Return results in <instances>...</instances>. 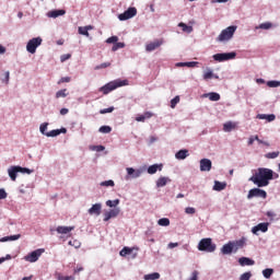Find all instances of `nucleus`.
Masks as SVG:
<instances>
[{"mask_svg": "<svg viewBox=\"0 0 280 280\" xmlns=\"http://www.w3.org/2000/svg\"><path fill=\"white\" fill-rule=\"evenodd\" d=\"M113 110H115V107H108V108H104L101 109V115H106V113H113Z\"/></svg>", "mask_w": 280, "mask_h": 280, "instance_id": "6e6d98bb", "label": "nucleus"}, {"mask_svg": "<svg viewBox=\"0 0 280 280\" xmlns=\"http://www.w3.org/2000/svg\"><path fill=\"white\" fill-rule=\"evenodd\" d=\"M180 102V96H175L171 100V108H176V104Z\"/></svg>", "mask_w": 280, "mask_h": 280, "instance_id": "c03bdc74", "label": "nucleus"}, {"mask_svg": "<svg viewBox=\"0 0 280 280\" xmlns=\"http://www.w3.org/2000/svg\"><path fill=\"white\" fill-rule=\"evenodd\" d=\"M70 58H71V54H65V55H61L60 61L67 62V60H69Z\"/></svg>", "mask_w": 280, "mask_h": 280, "instance_id": "5fc2aeb1", "label": "nucleus"}, {"mask_svg": "<svg viewBox=\"0 0 280 280\" xmlns=\"http://www.w3.org/2000/svg\"><path fill=\"white\" fill-rule=\"evenodd\" d=\"M98 132H102L103 135H108L113 132V128L110 126H102L100 127Z\"/></svg>", "mask_w": 280, "mask_h": 280, "instance_id": "473e14b6", "label": "nucleus"}, {"mask_svg": "<svg viewBox=\"0 0 280 280\" xmlns=\"http://www.w3.org/2000/svg\"><path fill=\"white\" fill-rule=\"evenodd\" d=\"M158 224L160 226H170V219L167 218H162L158 221Z\"/></svg>", "mask_w": 280, "mask_h": 280, "instance_id": "4c0bfd02", "label": "nucleus"}, {"mask_svg": "<svg viewBox=\"0 0 280 280\" xmlns=\"http://www.w3.org/2000/svg\"><path fill=\"white\" fill-rule=\"evenodd\" d=\"M117 205H119V199L107 200V201H106V206H107V207H110V208L117 207Z\"/></svg>", "mask_w": 280, "mask_h": 280, "instance_id": "79ce46f5", "label": "nucleus"}, {"mask_svg": "<svg viewBox=\"0 0 280 280\" xmlns=\"http://www.w3.org/2000/svg\"><path fill=\"white\" fill-rule=\"evenodd\" d=\"M280 85V81H268L267 86L270 89H277Z\"/></svg>", "mask_w": 280, "mask_h": 280, "instance_id": "37998d69", "label": "nucleus"}, {"mask_svg": "<svg viewBox=\"0 0 280 280\" xmlns=\"http://www.w3.org/2000/svg\"><path fill=\"white\" fill-rule=\"evenodd\" d=\"M19 172H21V166H11L9 170H8V174L11 178V180H16V175L19 174Z\"/></svg>", "mask_w": 280, "mask_h": 280, "instance_id": "2eb2a0df", "label": "nucleus"}, {"mask_svg": "<svg viewBox=\"0 0 280 280\" xmlns=\"http://www.w3.org/2000/svg\"><path fill=\"white\" fill-rule=\"evenodd\" d=\"M196 65H198V61H189V62H186V67H190V68L196 67Z\"/></svg>", "mask_w": 280, "mask_h": 280, "instance_id": "69168bd1", "label": "nucleus"}, {"mask_svg": "<svg viewBox=\"0 0 280 280\" xmlns=\"http://www.w3.org/2000/svg\"><path fill=\"white\" fill-rule=\"evenodd\" d=\"M207 96L209 97L210 102H220V94L212 92L207 94Z\"/></svg>", "mask_w": 280, "mask_h": 280, "instance_id": "7c9ffc66", "label": "nucleus"}, {"mask_svg": "<svg viewBox=\"0 0 280 280\" xmlns=\"http://www.w3.org/2000/svg\"><path fill=\"white\" fill-rule=\"evenodd\" d=\"M47 126H49V124H47V122H44V124L40 125L39 130H40L42 135L47 136V132H46L47 131Z\"/></svg>", "mask_w": 280, "mask_h": 280, "instance_id": "09e8293b", "label": "nucleus"}, {"mask_svg": "<svg viewBox=\"0 0 280 280\" xmlns=\"http://www.w3.org/2000/svg\"><path fill=\"white\" fill-rule=\"evenodd\" d=\"M217 245L211 238H202L198 244V250L203 253H215Z\"/></svg>", "mask_w": 280, "mask_h": 280, "instance_id": "7ed1b4c3", "label": "nucleus"}, {"mask_svg": "<svg viewBox=\"0 0 280 280\" xmlns=\"http://www.w3.org/2000/svg\"><path fill=\"white\" fill-rule=\"evenodd\" d=\"M128 84V81L124 80H115L110 81L109 83L103 85L100 91L103 93V95H108V93L115 91L116 89H119L121 86H126Z\"/></svg>", "mask_w": 280, "mask_h": 280, "instance_id": "f03ea898", "label": "nucleus"}, {"mask_svg": "<svg viewBox=\"0 0 280 280\" xmlns=\"http://www.w3.org/2000/svg\"><path fill=\"white\" fill-rule=\"evenodd\" d=\"M185 213H187L188 215H194V213H196V208L187 207L185 209Z\"/></svg>", "mask_w": 280, "mask_h": 280, "instance_id": "603ef678", "label": "nucleus"}, {"mask_svg": "<svg viewBox=\"0 0 280 280\" xmlns=\"http://www.w3.org/2000/svg\"><path fill=\"white\" fill-rule=\"evenodd\" d=\"M268 226H270V223H268V222L259 223L252 229V233H254V235H257V233H259V231H261V233H267Z\"/></svg>", "mask_w": 280, "mask_h": 280, "instance_id": "9b49d317", "label": "nucleus"}, {"mask_svg": "<svg viewBox=\"0 0 280 280\" xmlns=\"http://www.w3.org/2000/svg\"><path fill=\"white\" fill-rule=\"evenodd\" d=\"M43 45V38L40 37H34L31 40H28L26 45V50L28 54H36V49Z\"/></svg>", "mask_w": 280, "mask_h": 280, "instance_id": "39448f33", "label": "nucleus"}, {"mask_svg": "<svg viewBox=\"0 0 280 280\" xmlns=\"http://www.w3.org/2000/svg\"><path fill=\"white\" fill-rule=\"evenodd\" d=\"M233 250L235 249L233 248V244L231 243V241L228 244L223 245L221 248L222 255H231Z\"/></svg>", "mask_w": 280, "mask_h": 280, "instance_id": "a211bd4d", "label": "nucleus"}, {"mask_svg": "<svg viewBox=\"0 0 280 280\" xmlns=\"http://www.w3.org/2000/svg\"><path fill=\"white\" fill-rule=\"evenodd\" d=\"M279 151L269 152L265 155L266 159H277L279 156Z\"/></svg>", "mask_w": 280, "mask_h": 280, "instance_id": "58836bf2", "label": "nucleus"}, {"mask_svg": "<svg viewBox=\"0 0 280 280\" xmlns=\"http://www.w3.org/2000/svg\"><path fill=\"white\" fill-rule=\"evenodd\" d=\"M16 240H21V234L4 236L0 240V242H16Z\"/></svg>", "mask_w": 280, "mask_h": 280, "instance_id": "cd10ccee", "label": "nucleus"}, {"mask_svg": "<svg viewBox=\"0 0 280 280\" xmlns=\"http://www.w3.org/2000/svg\"><path fill=\"white\" fill-rule=\"evenodd\" d=\"M232 244V247L234 248V253H237L240 248H244L246 246L247 238L245 236H242L237 241H230Z\"/></svg>", "mask_w": 280, "mask_h": 280, "instance_id": "9d476101", "label": "nucleus"}, {"mask_svg": "<svg viewBox=\"0 0 280 280\" xmlns=\"http://www.w3.org/2000/svg\"><path fill=\"white\" fill-rule=\"evenodd\" d=\"M266 215L267 218H270V220H272L273 218H276L277 214L272 211H267Z\"/></svg>", "mask_w": 280, "mask_h": 280, "instance_id": "0e129e2a", "label": "nucleus"}, {"mask_svg": "<svg viewBox=\"0 0 280 280\" xmlns=\"http://www.w3.org/2000/svg\"><path fill=\"white\" fill-rule=\"evenodd\" d=\"M156 279H161V273L153 272V273L144 275V280H156Z\"/></svg>", "mask_w": 280, "mask_h": 280, "instance_id": "c756f323", "label": "nucleus"}, {"mask_svg": "<svg viewBox=\"0 0 280 280\" xmlns=\"http://www.w3.org/2000/svg\"><path fill=\"white\" fill-rule=\"evenodd\" d=\"M119 40V37H117V36H112V37H109V38H107L106 39V43L108 44V45H115L117 42Z\"/></svg>", "mask_w": 280, "mask_h": 280, "instance_id": "a18cd8bd", "label": "nucleus"}, {"mask_svg": "<svg viewBox=\"0 0 280 280\" xmlns=\"http://www.w3.org/2000/svg\"><path fill=\"white\" fill-rule=\"evenodd\" d=\"M272 27V23L265 22L261 23L259 26H256V30H270Z\"/></svg>", "mask_w": 280, "mask_h": 280, "instance_id": "72a5a7b5", "label": "nucleus"}, {"mask_svg": "<svg viewBox=\"0 0 280 280\" xmlns=\"http://www.w3.org/2000/svg\"><path fill=\"white\" fill-rule=\"evenodd\" d=\"M67 95H69V92L67 89H62V90H59L57 93H56V98L57 100H60V97H67Z\"/></svg>", "mask_w": 280, "mask_h": 280, "instance_id": "2f4dec72", "label": "nucleus"}, {"mask_svg": "<svg viewBox=\"0 0 280 280\" xmlns=\"http://www.w3.org/2000/svg\"><path fill=\"white\" fill-rule=\"evenodd\" d=\"M142 116L144 117V120L152 119V117H154V114L152 112H145L142 114Z\"/></svg>", "mask_w": 280, "mask_h": 280, "instance_id": "4d7b16f0", "label": "nucleus"}, {"mask_svg": "<svg viewBox=\"0 0 280 280\" xmlns=\"http://www.w3.org/2000/svg\"><path fill=\"white\" fill-rule=\"evenodd\" d=\"M275 119H277V116H275V114L267 115V121H275Z\"/></svg>", "mask_w": 280, "mask_h": 280, "instance_id": "052dcab7", "label": "nucleus"}, {"mask_svg": "<svg viewBox=\"0 0 280 280\" xmlns=\"http://www.w3.org/2000/svg\"><path fill=\"white\" fill-rule=\"evenodd\" d=\"M167 183H172V179L170 177H160L156 180V187L161 188V187H165V185H167Z\"/></svg>", "mask_w": 280, "mask_h": 280, "instance_id": "393cba45", "label": "nucleus"}, {"mask_svg": "<svg viewBox=\"0 0 280 280\" xmlns=\"http://www.w3.org/2000/svg\"><path fill=\"white\" fill-rule=\"evenodd\" d=\"M58 135H67V128L54 129L46 133V137H58Z\"/></svg>", "mask_w": 280, "mask_h": 280, "instance_id": "6ab92c4d", "label": "nucleus"}, {"mask_svg": "<svg viewBox=\"0 0 280 280\" xmlns=\"http://www.w3.org/2000/svg\"><path fill=\"white\" fill-rule=\"evenodd\" d=\"M136 121H141V122H143V121H145V117H144L143 115L137 116V117H136Z\"/></svg>", "mask_w": 280, "mask_h": 280, "instance_id": "338daca9", "label": "nucleus"}, {"mask_svg": "<svg viewBox=\"0 0 280 280\" xmlns=\"http://www.w3.org/2000/svg\"><path fill=\"white\" fill-rule=\"evenodd\" d=\"M58 280H75V278H73V276H61L59 275Z\"/></svg>", "mask_w": 280, "mask_h": 280, "instance_id": "864d4df0", "label": "nucleus"}, {"mask_svg": "<svg viewBox=\"0 0 280 280\" xmlns=\"http://www.w3.org/2000/svg\"><path fill=\"white\" fill-rule=\"evenodd\" d=\"M65 82H71V77H63L58 81V84H65Z\"/></svg>", "mask_w": 280, "mask_h": 280, "instance_id": "bf43d9fd", "label": "nucleus"}, {"mask_svg": "<svg viewBox=\"0 0 280 280\" xmlns=\"http://www.w3.org/2000/svg\"><path fill=\"white\" fill-rule=\"evenodd\" d=\"M252 198H262V200H266V198H268V192L260 188H253L248 191L247 195L248 200H252Z\"/></svg>", "mask_w": 280, "mask_h": 280, "instance_id": "423d86ee", "label": "nucleus"}, {"mask_svg": "<svg viewBox=\"0 0 280 280\" xmlns=\"http://www.w3.org/2000/svg\"><path fill=\"white\" fill-rule=\"evenodd\" d=\"M236 31H237V26L235 25L224 28L220 33V35L217 37L218 43H224L226 40H231V38H233Z\"/></svg>", "mask_w": 280, "mask_h": 280, "instance_id": "20e7f679", "label": "nucleus"}, {"mask_svg": "<svg viewBox=\"0 0 280 280\" xmlns=\"http://www.w3.org/2000/svg\"><path fill=\"white\" fill-rule=\"evenodd\" d=\"M131 253H132V249L130 247H124L120 250L119 255L120 257H126V255H130Z\"/></svg>", "mask_w": 280, "mask_h": 280, "instance_id": "c9c22d12", "label": "nucleus"}, {"mask_svg": "<svg viewBox=\"0 0 280 280\" xmlns=\"http://www.w3.org/2000/svg\"><path fill=\"white\" fill-rule=\"evenodd\" d=\"M102 187H115V182L113 179L105 180L101 183Z\"/></svg>", "mask_w": 280, "mask_h": 280, "instance_id": "a19ab883", "label": "nucleus"}, {"mask_svg": "<svg viewBox=\"0 0 280 280\" xmlns=\"http://www.w3.org/2000/svg\"><path fill=\"white\" fill-rule=\"evenodd\" d=\"M161 45H163V40L156 39V40H154V42L148 44V45L145 46V50H147V51H154V49H159V47H161Z\"/></svg>", "mask_w": 280, "mask_h": 280, "instance_id": "dca6fc26", "label": "nucleus"}, {"mask_svg": "<svg viewBox=\"0 0 280 280\" xmlns=\"http://www.w3.org/2000/svg\"><path fill=\"white\" fill-rule=\"evenodd\" d=\"M127 174L128 176H131V178H139V176H141V171L135 170L132 167H127Z\"/></svg>", "mask_w": 280, "mask_h": 280, "instance_id": "b1692460", "label": "nucleus"}, {"mask_svg": "<svg viewBox=\"0 0 280 280\" xmlns=\"http://www.w3.org/2000/svg\"><path fill=\"white\" fill-rule=\"evenodd\" d=\"M79 34H81L82 36H86V37L90 36L89 32L86 31V28L84 26L79 27Z\"/></svg>", "mask_w": 280, "mask_h": 280, "instance_id": "8fccbe9b", "label": "nucleus"}, {"mask_svg": "<svg viewBox=\"0 0 280 280\" xmlns=\"http://www.w3.org/2000/svg\"><path fill=\"white\" fill-rule=\"evenodd\" d=\"M161 170H163V165L162 164H153L151 166L148 167V174H156V172H161Z\"/></svg>", "mask_w": 280, "mask_h": 280, "instance_id": "a878e982", "label": "nucleus"}, {"mask_svg": "<svg viewBox=\"0 0 280 280\" xmlns=\"http://www.w3.org/2000/svg\"><path fill=\"white\" fill-rule=\"evenodd\" d=\"M212 163L209 159L200 160V172H211Z\"/></svg>", "mask_w": 280, "mask_h": 280, "instance_id": "ddd939ff", "label": "nucleus"}, {"mask_svg": "<svg viewBox=\"0 0 280 280\" xmlns=\"http://www.w3.org/2000/svg\"><path fill=\"white\" fill-rule=\"evenodd\" d=\"M88 212L90 215H102V203H94Z\"/></svg>", "mask_w": 280, "mask_h": 280, "instance_id": "4468645a", "label": "nucleus"}, {"mask_svg": "<svg viewBox=\"0 0 280 280\" xmlns=\"http://www.w3.org/2000/svg\"><path fill=\"white\" fill-rule=\"evenodd\" d=\"M272 178H275V172L272 170L259 167L249 180L254 183V185H257V187H268Z\"/></svg>", "mask_w": 280, "mask_h": 280, "instance_id": "f257e3e1", "label": "nucleus"}, {"mask_svg": "<svg viewBox=\"0 0 280 280\" xmlns=\"http://www.w3.org/2000/svg\"><path fill=\"white\" fill-rule=\"evenodd\" d=\"M4 82L8 84L10 82V71L4 72Z\"/></svg>", "mask_w": 280, "mask_h": 280, "instance_id": "e2e57ef3", "label": "nucleus"}, {"mask_svg": "<svg viewBox=\"0 0 280 280\" xmlns=\"http://www.w3.org/2000/svg\"><path fill=\"white\" fill-rule=\"evenodd\" d=\"M69 246H74V248H80L81 243L78 240L69 241Z\"/></svg>", "mask_w": 280, "mask_h": 280, "instance_id": "3c124183", "label": "nucleus"}, {"mask_svg": "<svg viewBox=\"0 0 280 280\" xmlns=\"http://www.w3.org/2000/svg\"><path fill=\"white\" fill-rule=\"evenodd\" d=\"M69 114V109L68 108H61L60 109V115H68Z\"/></svg>", "mask_w": 280, "mask_h": 280, "instance_id": "774afa93", "label": "nucleus"}, {"mask_svg": "<svg viewBox=\"0 0 280 280\" xmlns=\"http://www.w3.org/2000/svg\"><path fill=\"white\" fill-rule=\"evenodd\" d=\"M189 156V151L187 149L184 150H179L176 154H175V159H177L178 161H185V158Z\"/></svg>", "mask_w": 280, "mask_h": 280, "instance_id": "5701e85b", "label": "nucleus"}, {"mask_svg": "<svg viewBox=\"0 0 280 280\" xmlns=\"http://www.w3.org/2000/svg\"><path fill=\"white\" fill-rule=\"evenodd\" d=\"M133 16H137V8L131 7L124 13L118 15L119 21H128V19H132Z\"/></svg>", "mask_w": 280, "mask_h": 280, "instance_id": "1a4fd4ad", "label": "nucleus"}, {"mask_svg": "<svg viewBox=\"0 0 280 280\" xmlns=\"http://www.w3.org/2000/svg\"><path fill=\"white\" fill-rule=\"evenodd\" d=\"M273 272H275V270L270 269V268L262 270V275H264L265 279H270V277H272Z\"/></svg>", "mask_w": 280, "mask_h": 280, "instance_id": "e433bc0d", "label": "nucleus"}, {"mask_svg": "<svg viewBox=\"0 0 280 280\" xmlns=\"http://www.w3.org/2000/svg\"><path fill=\"white\" fill-rule=\"evenodd\" d=\"M237 56L235 52H221L213 55V60L217 62H225V60H233Z\"/></svg>", "mask_w": 280, "mask_h": 280, "instance_id": "6e6552de", "label": "nucleus"}, {"mask_svg": "<svg viewBox=\"0 0 280 280\" xmlns=\"http://www.w3.org/2000/svg\"><path fill=\"white\" fill-rule=\"evenodd\" d=\"M213 78V71L208 70L203 73V80H211Z\"/></svg>", "mask_w": 280, "mask_h": 280, "instance_id": "de8ad7c7", "label": "nucleus"}, {"mask_svg": "<svg viewBox=\"0 0 280 280\" xmlns=\"http://www.w3.org/2000/svg\"><path fill=\"white\" fill-rule=\"evenodd\" d=\"M110 67V62H103L94 68L95 71H100V69H108Z\"/></svg>", "mask_w": 280, "mask_h": 280, "instance_id": "ea45409f", "label": "nucleus"}, {"mask_svg": "<svg viewBox=\"0 0 280 280\" xmlns=\"http://www.w3.org/2000/svg\"><path fill=\"white\" fill-rule=\"evenodd\" d=\"M124 47H126V44L125 43H115L114 46L112 47V51H117L118 49H124Z\"/></svg>", "mask_w": 280, "mask_h": 280, "instance_id": "f704fd0d", "label": "nucleus"}, {"mask_svg": "<svg viewBox=\"0 0 280 280\" xmlns=\"http://www.w3.org/2000/svg\"><path fill=\"white\" fill-rule=\"evenodd\" d=\"M74 229L75 226H58L57 233H59L60 235H67L68 233H71V231H73Z\"/></svg>", "mask_w": 280, "mask_h": 280, "instance_id": "aec40b11", "label": "nucleus"}, {"mask_svg": "<svg viewBox=\"0 0 280 280\" xmlns=\"http://www.w3.org/2000/svg\"><path fill=\"white\" fill-rule=\"evenodd\" d=\"M223 189H226V183H221V182L215 180L213 190L214 191H223Z\"/></svg>", "mask_w": 280, "mask_h": 280, "instance_id": "bb28decb", "label": "nucleus"}, {"mask_svg": "<svg viewBox=\"0 0 280 280\" xmlns=\"http://www.w3.org/2000/svg\"><path fill=\"white\" fill-rule=\"evenodd\" d=\"M8 198V192H5V189H0V200H5Z\"/></svg>", "mask_w": 280, "mask_h": 280, "instance_id": "13d9d810", "label": "nucleus"}, {"mask_svg": "<svg viewBox=\"0 0 280 280\" xmlns=\"http://www.w3.org/2000/svg\"><path fill=\"white\" fill-rule=\"evenodd\" d=\"M43 253H45V249L43 248L31 252L28 255L24 256V260L28 261L30 264H36V260L40 259Z\"/></svg>", "mask_w": 280, "mask_h": 280, "instance_id": "0eeeda50", "label": "nucleus"}, {"mask_svg": "<svg viewBox=\"0 0 280 280\" xmlns=\"http://www.w3.org/2000/svg\"><path fill=\"white\" fill-rule=\"evenodd\" d=\"M252 277H253V273H250V271H247L241 275L240 280H250Z\"/></svg>", "mask_w": 280, "mask_h": 280, "instance_id": "49530a36", "label": "nucleus"}, {"mask_svg": "<svg viewBox=\"0 0 280 280\" xmlns=\"http://www.w3.org/2000/svg\"><path fill=\"white\" fill-rule=\"evenodd\" d=\"M178 27H182L183 32H186L187 34H191L194 32V27L189 26L183 22L178 24Z\"/></svg>", "mask_w": 280, "mask_h": 280, "instance_id": "c85d7f7f", "label": "nucleus"}, {"mask_svg": "<svg viewBox=\"0 0 280 280\" xmlns=\"http://www.w3.org/2000/svg\"><path fill=\"white\" fill-rule=\"evenodd\" d=\"M240 266H255V260L248 258V257H241L238 259Z\"/></svg>", "mask_w": 280, "mask_h": 280, "instance_id": "412c9836", "label": "nucleus"}, {"mask_svg": "<svg viewBox=\"0 0 280 280\" xmlns=\"http://www.w3.org/2000/svg\"><path fill=\"white\" fill-rule=\"evenodd\" d=\"M20 172H21L22 174H32V170L25 168V167H21Z\"/></svg>", "mask_w": 280, "mask_h": 280, "instance_id": "680f3d73", "label": "nucleus"}, {"mask_svg": "<svg viewBox=\"0 0 280 280\" xmlns=\"http://www.w3.org/2000/svg\"><path fill=\"white\" fill-rule=\"evenodd\" d=\"M120 209L119 208H114L112 210H109L108 212L104 213V222H108V220H110L112 218H117V215H119L120 213Z\"/></svg>", "mask_w": 280, "mask_h": 280, "instance_id": "f8f14e48", "label": "nucleus"}, {"mask_svg": "<svg viewBox=\"0 0 280 280\" xmlns=\"http://www.w3.org/2000/svg\"><path fill=\"white\" fill-rule=\"evenodd\" d=\"M237 128V122L228 121L223 125L224 132H231L232 130H235Z\"/></svg>", "mask_w": 280, "mask_h": 280, "instance_id": "4be33fe9", "label": "nucleus"}, {"mask_svg": "<svg viewBox=\"0 0 280 280\" xmlns=\"http://www.w3.org/2000/svg\"><path fill=\"white\" fill-rule=\"evenodd\" d=\"M65 14H67V11H65V10H52V11H49L48 13H47V16L49 18V19H58V16H65Z\"/></svg>", "mask_w": 280, "mask_h": 280, "instance_id": "f3484780", "label": "nucleus"}]
</instances>
